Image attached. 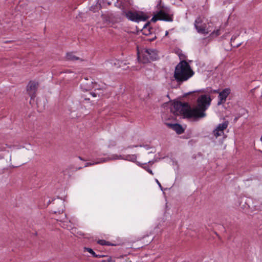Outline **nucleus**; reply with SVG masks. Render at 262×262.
<instances>
[{
	"label": "nucleus",
	"instance_id": "nucleus-1",
	"mask_svg": "<svg viewBox=\"0 0 262 262\" xmlns=\"http://www.w3.org/2000/svg\"><path fill=\"white\" fill-rule=\"evenodd\" d=\"M211 99L209 96L202 95L197 99V105L191 107L192 118L194 121H198L200 119L206 116V110L210 105Z\"/></svg>",
	"mask_w": 262,
	"mask_h": 262
},
{
	"label": "nucleus",
	"instance_id": "nucleus-2",
	"mask_svg": "<svg viewBox=\"0 0 262 262\" xmlns=\"http://www.w3.org/2000/svg\"><path fill=\"white\" fill-rule=\"evenodd\" d=\"M194 74V72L189 64L185 60L181 61L175 67L173 77L181 84L187 81Z\"/></svg>",
	"mask_w": 262,
	"mask_h": 262
},
{
	"label": "nucleus",
	"instance_id": "nucleus-3",
	"mask_svg": "<svg viewBox=\"0 0 262 262\" xmlns=\"http://www.w3.org/2000/svg\"><path fill=\"white\" fill-rule=\"evenodd\" d=\"M157 7L160 10L151 19V21L155 23L157 20H163L165 21H172L173 14H171L170 9L167 7L161 5V1H160L157 5Z\"/></svg>",
	"mask_w": 262,
	"mask_h": 262
},
{
	"label": "nucleus",
	"instance_id": "nucleus-4",
	"mask_svg": "<svg viewBox=\"0 0 262 262\" xmlns=\"http://www.w3.org/2000/svg\"><path fill=\"white\" fill-rule=\"evenodd\" d=\"M158 51L156 50L151 49H145L142 51L140 54L138 52V59L142 63H147L150 61L157 60L159 59Z\"/></svg>",
	"mask_w": 262,
	"mask_h": 262
},
{
	"label": "nucleus",
	"instance_id": "nucleus-5",
	"mask_svg": "<svg viewBox=\"0 0 262 262\" xmlns=\"http://www.w3.org/2000/svg\"><path fill=\"white\" fill-rule=\"evenodd\" d=\"M173 108L176 112H179L180 114L184 118L191 119V106L188 102H182L176 101L173 103Z\"/></svg>",
	"mask_w": 262,
	"mask_h": 262
},
{
	"label": "nucleus",
	"instance_id": "nucleus-6",
	"mask_svg": "<svg viewBox=\"0 0 262 262\" xmlns=\"http://www.w3.org/2000/svg\"><path fill=\"white\" fill-rule=\"evenodd\" d=\"M122 15L129 20L135 22L146 21L148 18V17L144 15V13L142 11L140 12L139 14L137 12H133L132 11H126L124 9L122 10Z\"/></svg>",
	"mask_w": 262,
	"mask_h": 262
},
{
	"label": "nucleus",
	"instance_id": "nucleus-7",
	"mask_svg": "<svg viewBox=\"0 0 262 262\" xmlns=\"http://www.w3.org/2000/svg\"><path fill=\"white\" fill-rule=\"evenodd\" d=\"M194 27L200 33L207 34L209 32L207 28V25L203 22L201 17H198L195 20Z\"/></svg>",
	"mask_w": 262,
	"mask_h": 262
},
{
	"label": "nucleus",
	"instance_id": "nucleus-8",
	"mask_svg": "<svg viewBox=\"0 0 262 262\" xmlns=\"http://www.w3.org/2000/svg\"><path fill=\"white\" fill-rule=\"evenodd\" d=\"M38 87V83L34 81H30L27 86V91L31 97V99H33L36 97V93Z\"/></svg>",
	"mask_w": 262,
	"mask_h": 262
},
{
	"label": "nucleus",
	"instance_id": "nucleus-9",
	"mask_svg": "<svg viewBox=\"0 0 262 262\" xmlns=\"http://www.w3.org/2000/svg\"><path fill=\"white\" fill-rule=\"evenodd\" d=\"M229 124L228 121H225L222 123L219 124L216 128L213 131L214 136L217 138L224 134V130L227 128Z\"/></svg>",
	"mask_w": 262,
	"mask_h": 262
},
{
	"label": "nucleus",
	"instance_id": "nucleus-10",
	"mask_svg": "<svg viewBox=\"0 0 262 262\" xmlns=\"http://www.w3.org/2000/svg\"><path fill=\"white\" fill-rule=\"evenodd\" d=\"M230 92L231 90L229 88H226L219 93L218 96L219 100L217 102L218 105L223 104L226 102V98L230 94Z\"/></svg>",
	"mask_w": 262,
	"mask_h": 262
},
{
	"label": "nucleus",
	"instance_id": "nucleus-11",
	"mask_svg": "<svg viewBox=\"0 0 262 262\" xmlns=\"http://www.w3.org/2000/svg\"><path fill=\"white\" fill-rule=\"evenodd\" d=\"M165 124L168 127L174 130L178 135H181L183 134L185 131V129L183 127V126L179 123L172 124L169 123H166Z\"/></svg>",
	"mask_w": 262,
	"mask_h": 262
},
{
	"label": "nucleus",
	"instance_id": "nucleus-12",
	"mask_svg": "<svg viewBox=\"0 0 262 262\" xmlns=\"http://www.w3.org/2000/svg\"><path fill=\"white\" fill-rule=\"evenodd\" d=\"M237 37H232L231 39V45L233 48H237L242 44L239 41L237 40Z\"/></svg>",
	"mask_w": 262,
	"mask_h": 262
},
{
	"label": "nucleus",
	"instance_id": "nucleus-13",
	"mask_svg": "<svg viewBox=\"0 0 262 262\" xmlns=\"http://www.w3.org/2000/svg\"><path fill=\"white\" fill-rule=\"evenodd\" d=\"M66 58L68 60L70 61H75L80 59V58L78 57H77L75 55H74L73 52H69L67 53Z\"/></svg>",
	"mask_w": 262,
	"mask_h": 262
},
{
	"label": "nucleus",
	"instance_id": "nucleus-14",
	"mask_svg": "<svg viewBox=\"0 0 262 262\" xmlns=\"http://www.w3.org/2000/svg\"><path fill=\"white\" fill-rule=\"evenodd\" d=\"M200 92H204V91H201V90H200V91H194L189 92L188 93H187L185 94L184 95L183 97H186L187 96H191L192 98L190 99V100H192L196 97V93H199Z\"/></svg>",
	"mask_w": 262,
	"mask_h": 262
},
{
	"label": "nucleus",
	"instance_id": "nucleus-15",
	"mask_svg": "<svg viewBox=\"0 0 262 262\" xmlns=\"http://www.w3.org/2000/svg\"><path fill=\"white\" fill-rule=\"evenodd\" d=\"M137 156L135 155H128L125 156L124 160L135 162L136 160Z\"/></svg>",
	"mask_w": 262,
	"mask_h": 262
},
{
	"label": "nucleus",
	"instance_id": "nucleus-16",
	"mask_svg": "<svg viewBox=\"0 0 262 262\" xmlns=\"http://www.w3.org/2000/svg\"><path fill=\"white\" fill-rule=\"evenodd\" d=\"M122 63L123 62H122V60H117V59L112 60V62H111V63L112 64L114 65L115 66L117 67V68H123V66L122 65Z\"/></svg>",
	"mask_w": 262,
	"mask_h": 262
},
{
	"label": "nucleus",
	"instance_id": "nucleus-17",
	"mask_svg": "<svg viewBox=\"0 0 262 262\" xmlns=\"http://www.w3.org/2000/svg\"><path fill=\"white\" fill-rule=\"evenodd\" d=\"M124 158H125V157L124 156H122L121 155H112V156L111 158H108V160H116L118 159H120L124 160Z\"/></svg>",
	"mask_w": 262,
	"mask_h": 262
},
{
	"label": "nucleus",
	"instance_id": "nucleus-18",
	"mask_svg": "<svg viewBox=\"0 0 262 262\" xmlns=\"http://www.w3.org/2000/svg\"><path fill=\"white\" fill-rule=\"evenodd\" d=\"M86 251L91 254L94 257H96L97 256V254L93 251L92 249L90 248L84 247V251Z\"/></svg>",
	"mask_w": 262,
	"mask_h": 262
},
{
	"label": "nucleus",
	"instance_id": "nucleus-19",
	"mask_svg": "<svg viewBox=\"0 0 262 262\" xmlns=\"http://www.w3.org/2000/svg\"><path fill=\"white\" fill-rule=\"evenodd\" d=\"M248 113L247 111L244 108H241L239 110L238 113L237 114L238 115V117H241V116L245 115Z\"/></svg>",
	"mask_w": 262,
	"mask_h": 262
},
{
	"label": "nucleus",
	"instance_id": "nucleus-20",
	"mask_svg": "<svg viewBox=\"0 0 262 262\" xmlns=\"http://www.w3.org/2000/svg\"><path fill=\"white\" fill-rule=\"evenodd\" d=\"M145 165L146 164H142V166H141V167H143L144 169H145L147 171H148L150 174L153 175L154 173L152 172V171L149 168L148 165Z\"/></svg>",
	"mask_w": 262,
	"mask_h": 262
},
{
	"label": "nucleus",
	"instance_id": "nucleus-21",
	"mask_svg": "<svg viewBox=\"0 0 262 262\" xmlns=\"http://www.w3.org/2000/svg\"><path fill=\"white\" fill-rule=\"evenodd\" d=\"M107 257L106 259H103L101 260L100 262H111L112 261V257L111 256H106Z\"/></svg>",
	"mask_w": 262,
	"mask_h": 262
},
{
	"label": "nucleus",
	"instance_id": "nucleus-22",
	"mask_svg": "<svg viewBox=\"0 0 262 262\" xmlns=\"http://www.w3.org/2000/svg\"><path fill=\"white\" fill-rule=\"evenodd\" d=\"M105 243H106V241L104 240V239H99L97 242L98 244H99L101 245H102V246L105 245Z\"/></svg>",
	"mask_w": 262,
	"mask_h": 262
},
{
	"label": "nucleus",
	"instance_id": "nucleus-23",
	"mask_svg": "<svg viewBox=\"0 0 262 262\" xmlns=\"http://www.w3.org/2000/svg\"><path fill=\"white\" fill-rule=\"evenodd\" d=\"M122 62H123L122 63V65L123 66V67L122 68L123 70H126L127 68H128V67H127L126 68L125 67L128 64H129L128 63H127L126 61H123L122 60Z\"/></svg>",
	"mask_w": 262,
	"mask_h": 262
},
{
	"label": "nucleus",
	"instance_id": "nucleus-24",
	"mask_svg": "<svg viewBox=\"0 0 262 262\" xmlns=\"http://www.w3.org/2000/svg\"><path fill=\"white\" fill-rule=\"evenodd\" d=\"M215 34V36H217L218 35H220V30H217L216 31H213L211 34V35H212V36L214 35V34Z\"/></svg>",
	"mask_w": 262,
	"mask_h": 262
},
{
	"label": "nucleus",
	"instance_id": "nucleus-25",
	"mask_svg": "<svg viewBox=\"0 0 262 262\" xmlns=\"http://www.w3.org/2000/svg\"><path fill=\"white\" fill-rule=\"evenodd\" d=\"M156 182H157V184L158 185V186L160 188L161 190H163V188L161 184H160V183L159 182V181L157 179H156Z\"/></svg>",
	"mask_w": 262,
	"mask_h": 262
},
{
	"label": "nucleus",
	"instance_id": "nucleus-26",
	"mask_svg": "<svg viewBox=\"0 0 262 262\" xmlns=\"http://www.w3.org/2000/svg\"><path fill=\"white\" fill-rule=\"evenodd\" d=\"M150 22H147L143 27V29L144 30V31H145V29L149 26Z\"/></svg>",
	"mask_w": 262,
	"mask_h": 262
},
{
	"label": "nucleus",
	"instance_id": "nucleus-27",
	"mask_svg": "<svg viewBox=\"0 0 262 262\" xmlns=\"http://www.w3.org/2000/svg\"><path fill=\"white\" fill-rule=\"evenodd\" d=\"M105 245H106V246H116L115 244H112L108 241H106Z\"/></svg>",
	"mask_w": 262,
	"mask_h": 262
},
{
	"label": "nucleus",
	"instance_id": "nucleus-28",
	"mask_svg": "<svg viewBox=\"0 0 262 262\" xmlns=\"http://www.w3.org/2000/svg\"><path fill=\"white\" fill-rule=\"evenodd\" d=\"M57 212H58L59 213H63V208L62 207H61V209H59L57 211H54V213H56Z\"/></svg>",
	"mask_w": 262,
	"mask_h": 262
},
{
	"label": "nucleus",
	"instance_id": "nucleus-29",
	"mask_svg": "<svg viewBox=\"0 0 262 262\" xmlns=\"http://www.w3.org/2000/svg\"><path fill=\"white\" fill-rule=\"evenodd\" d=\"M94 163H92L88 162V163H86L85 164V165H84V167H88V166H89L93 165H94Z\"/></svg>",
	"mask_w": 262,
	"mask_h": 262
},
{
	"label": "nucleus",
	"instance_id": "nucleus-30",
	"mask_svg": "<svg viewBox=\"0 0 262 262\" xmlns=\"http://www.w3.org/2000/svg\"><path fill=\"white\" fill-rule=\"evenodd\" d=\"M107 256L106 255H103V254H97V256L96 257L97 258H101V257H104Z\"/></svg>",
	"mask_w": 262,
	"mask_h": 262
},
{
	"label": "nucleus",
	"instance_id": "nucleus-31",
	"mask_svg": "<svg viewBox=\"0 0 262 262\" xmlns=\"http://www.w3.org/2000/svg\"><path fill=\"white\" fill-rule=\"evenodd\" d=\"M90 94H91V95H92L94 97H95L97 96L96 94L95 93H94V92L90 93Z\"/></svg>",
	"mask_w": 262,
	"mask_h": 262
},
{
	"label": "nucleus",
	"instance_id": "nucleus-32",
	"mask_svg": "<svg viewBox=\"0 0 262 262\" xmlns=\"http://www.w3.org/2000/svg\"><path fill=\"white\" fill-rule=\"evenodd\" d=\"M213 92L214 93H219H219H220V90L219 89L218 90H213Z\"/></svg>",
	"mask_w": 262,
	"mask_h": 262
},
{
	"label": "nucleus",
	"instance_id": "nucleus-33",
	"mask_svg": "<svg viewBox=\"0 0 262 262\" xmlns=\"http://www.w3.org/2000/svg\"><path fill=\"white\" fill-rule=\"evenodd\" d=\"M102 17L103 18H104L106 21H107V20H108V19H107V18L106 16H105V15L104 16V15H102Z\"/></svg>",
	"mask_w": 262,
	"mask_h": 262
},
{
	"label": "nucleus",
	"instance_id": "nucleus-34",
	"mask_svg": "<svg viewBox=\"0 0 262 262\" xmlns=\"http://www.w3.org/2000/svg\"><path fill=\"white\" fill-rule=\"evenodd\" d=\"M78 158H79V159L80 160H82V161H85V160H84V159H83L82 157H79Z\"/></svg>",
	"mask_w": 262,
	"mask_h": 262
},
{
	"label": "nucleus",
	"instance_id": "nucleus-35",
	"mask_svg": "<svg viewBox=\"0 0 262 262\" xmlns=\"http://www.w3.org/2000/svg\"><path fill=\"white\" fill-rule=\"evenodd\" d=\"M239 117H238V116L237 117H236L235 118H234V121H237V119L239 118Z\"/></svg>",
	"mask_w": 262,
	"mask_h": 262
},
{
	"label": "nucleus",
	"instance_id": "nucleus-36",
	"mask_svg": "<svg viewBox=\"0 0 262 262\" xmlns=\"http://www.w3.org/2000/svg\"><path fill=\"white\" fill-rule=\"evenodd\" d=\"M168 34V31H166V33H165V36H167Z\"/></svg>",
	"mask_w": 262,
	"mask_h": 262
},
{
	"label": "nucleus",
	"instance_id": "nucleus-37",
	"mask_svg": "<svg viewBox=\"0 0 262 262\" xmlns=\"http://www.w3.org/2000/svg\"><path fill=\"white\" fill-rule=\"evenodd\" d=\"M107 160L105 159H103V161H101L102 162H105V161H107Z\"/></svg>",
	"mask_w": 262,
	"mask_h": 262
},
{
	"label": "nucleus",
	"instance_id": "nucleus-38",
	"mask_svg": "<svg viewBox=\"0 0 262 262\" xmlns=\"http://www.w3.org/2000/svg\"><path fill=\"white\" fill-rule=\"evenodd\" d=\"M255 90V89H253L252 90H251V92H254V91Z\"/></svg>",
	"mask_w": 262,
	"mask_h": 262
},
{
	"label": "nucleus",
	"instance_id": "nucleus-39",
	"mask_svg": "<svg viewBox=\"0 0 262 262\" xmlns=\"http://www.w3.org/2000/svg\"><path fill=\"white\" fill-rule=\"evenodd\" d=\"M84 100H89L90 98H84Z\"/></svg>",
	"mask_w": 262,
	"mask_h": 262
},
{
	"label": "nucleus",
	"instance_id": "nucleus-40",
	"mask_svg": "<svg viewBox=\"0 0 262 262\" xmlns=\"http://www.w3.org/2000/svg\"><path fill=\"white\" fill-rule=\"evenodd\" d=\"M148 163H150V164H151L153 163V162H152L150 161H148Z\"/></svg>",
	"mask_w": 262,
	"mask_h": 262
},
{
	"label": "nucleus",
	"instance_id": "nucleus-41",
	"mask_svg": "<svg viewBox=\"0 0 262 262\" xmlns=\"http://www.w3.org/2000/svg\"><path fill=\"white\" fill-rule=\"evenodd\" d=\"M260 141L262 142V135H261V137L260 138Z\"/></svg>",
	"mask_w": 262,
	"mask_h": 262
},
{
	"label": "nucleus",
	"instance_id": "nucleus-42",
	"mask_svg": "<svg viewBox=\"0 0 262 262\" xmlns=\"http://www.w3.org/2000/svg\"><path fill=\"white\" fill-rule=\"evenodd\" d=\"M81 168H82V167H79L78 169H81Z\"/></svg>",
	"mask_w": 262,
	"mask_h": 262
}]
</instances>
